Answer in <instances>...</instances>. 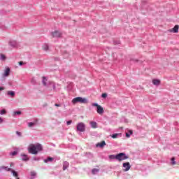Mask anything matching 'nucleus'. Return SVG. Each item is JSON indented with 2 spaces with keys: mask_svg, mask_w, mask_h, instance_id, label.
Instances as JSON below:
<instances>
[{
  "mask_svg": "<svg viewBox=\"0 0 179 179\" xmlns=\"http://www.w3.org/2000/svg\"><path fill=\"white\" fill-rule=\"evenodd\" d=\"M43 150V146L41 144H30L28 147V152L31 153V155H37L38 152H41Z\"/></svg>",
  "mask_w": 179,
  "mask_h": 179,
  "instance_id": "obj_1",
  "label": "nucleus"
},
{
  "mask_svg": "<svg viewBox=\"0 0 179 179\" xmlns=\"http://www.w3.org/2000/svg\"><path fill=\"white\" fill-rule=\"evenodd\" d=\"M127 159H128V156L124 152L116 155V160L118 162H122V160H127Z\"/></svg>",
  "mask_w": 179,
  "mask_h": 179,
  "instance_id": "obj_4",
  "label": "nucleus"
},
{
  "mask_svg": "<svg viewBox=\"0 0 179 179\" xmlns=\"http://www.w3.org/2000/svg\"><path fill=\"white\" fill-rule=\"evenodd\" d=\"M2 90H5V88L3 87H0V92Z\"/></svg>",
  "mask_w": 179,
  "mask_h": 179,
  "instance_id": "obj_34",
  "label": "nucleus"
},
{
  "mask_svg": "<svg viewBox=\"0 0 179 179\" xmlns=\"http://www.w3.org/2000/svg\"><path fill=\"white\" fill-rule=\"evenodd\" d=\"M16 153H17L16 152H13L12 153V155H13V156H15V155H16Z\"/></svg>",
  "mask_w": 179,
  "mask_h": 179,
  "instance_id": "obj_37",
  "label": "nucleus"
},
{
  "mask_svg": "<svg viewBox=\"0 0 179 179\" xmlns=\"http://www.w3.org/2000/svg\"><path fill=\"white\" fill-rule=\"evenodd\" d=\"M1 59H6V57H5L4 55H1Z\"/></svg>",
  "mask_w": 179,
  "mask_h": 179,
  "instance_id": "obj_31",
  "label": "nucleus"
},
{
  "mask_svg": "<svg viewBox=\"0 0 179 179\" xmlns=\"http://www.w3.org/2000/svg\"><path fill=\"white\" fill-rule=\"evenodd\" d=\"M42 83L44 86H47V79L45 78V77H43Z\"/></svg>",
  "mask_w": 179,
  "mask_h": 179,
  "instance_id": "obj_16",
  "label": "nucleus"
},
{
  "mask_svg": "<svg viewBox=\"0 0 179 179\" xmlns=\"http://www.w3.org/2000/svg\"><path fill=\"white\" fill-rule=\"evenodd\" d=\"M8 94L9 96H11L12 97H13V96H15V92H13V91H8Z\"/></svg>",
  "mask_w": 179,
  "mask_h": 179,
  "instance_id": "obj_19",
  "label": "nucleus"
},
{
  "mask_svg": "<svg viewBox=\"0 0 179 179\" xmlns=\"http://www.w3.org/2000/svg\"><path fill=\"white\" fill-rule=\"evenodd\" d=\"M19 65H23V62H20Z\"/></svg>",
  "mask_w": 179,
  "mask_h": 179,
  "instance_id": "obj_38",
  "label": "nucleus"
},
{
  "mask_svg": "<svg viewBox=\"0 0 179 179\" xmlns=\"http://www.w3.org/2000/svg\"><path fill=\"white\" fill-rule=\"evenodd\" d=\"M11 173H13V175L14 177H15L16 178H17V177H18L17 172H16V171H14V170H11Z\"/></svg>",
  "mask_w": 179,
  "mask_h": 179,
  "instance_id": "obj_17",
  "label": "nucleus"
},
{
  "mask_svg": "<svg viewBox=\"0 0 179 179\" xmlns=\"http://www.w3.org/2000/svg\"><path fill=\"white\" fill-rule=\"evenodd\" d=\"M117 136H118V134H114L111 136V138H113V139H115V138H117Z\"/></svg>",
  "mask_w": 179,
  "mask_h": 179,
  "instance_id": "obj_26",
  "label": "nucleus"
},
{
  "mask_svg": "<svg viewBox=\"0 0 179 179\" xmlns=\"http://www.w3.org/2000/svg\"><path fill=\"white\" fill-rule=\"evenodd\" d=\"M2 169L6 170V171H12V169L8 166H2Z\"/></svg>",
  "mask_w": 179,
  "mask_h": 179,
  "instance_id": "obj_18",
  "label": "nucleus"
},
{
  "mask_svg": "<svg viewBox=\"0 0 179 179\" xmlns=\"http://www.w3.org/2000/svg\"><path fill=\"white\" fill-rule=\"evenodd\" d=\"M35 124H36V123H34V122H29V123L28 124V127H33L34 125H35Z\"/></svg>",
  "mask_w": 179,
  "mask_h": 179,
  "instance_id": "obj_25",
  "label": "nucleus"
},
{
  "mask_svg": "<svg viewBox=\"0 0 179 179\" xmlns=\"http://www.w3.org/2000/svg\"><path fill=\"white\" fill-rule=\"evenodd\" d=\"M171 160V162H171V164H172L173 166H175V164H176V161H175V160H176V158L172 157Z\"/></svg>",
  "mask_w": 179,
  "mask_h": 179,
  "instance_id": "obj_24",
  "label": "nucleus"
},
{
  "mask_svg": "<svg viewBox=\"0 0 179 179\" xmlns=\"http://www.w3.org/2000/svg\"><path fill=\"white\" fill-rule=\"evenodd\" d=\"M0 114H1V115L6 114V110H5V109H3V110L1 111Z\"/></svg>",
  "mask_w": 179,
  "mask_h": 179,
  "instance_id": "obj_28",
  "label": "nucleus"
},
{
  "mask_svg": "<svg viewBox=\"0 0 179 179\" xmlns=\"http://www.w3.org/2000/svg\"><path fill=\"white\" fill-rule=\"evenodd\" d=\"M43 50H44V51H48V45H44L43 46Z\"/></svg>",
  "mask_w": 179,
  "mask_h": 179,
  "instance_id": "obj_23",
  "label": "nucleus"
},
{
  "mask_svg": "<svg viewBox=\"0 0 179 179\" xmlns=\"http://www.w3.org/2000/svg\"><path fill=\"white\" fill-rule=\"evenodd\" d=\"M179 26L176 25L173 29H169L171 33H178Z\"/></svg>",
  "mask_w": 179,
  "mask_h": 179,
  "instance_id": "obj_7",
  "label": "nucleus"
},
{
  "mask_svg": "<svg viewBox=\"0 0 179 179\" xmlns=\"http://www.w3.org/2000/svg\"><path fill=\"white\" fill-rule=\"evenodd\" d=\"M68 168V162H64L63 165V170L65 171Z\"/></svg>",
  "mask_w": 179,
  "mask_h": 179,
  "instance_id": "obj_21",
  "label": "nucleus"
},
{
  "mask_svg": "<svg viewBox=\"0 0 179 179\" xmlns=\"http://www.w3.org/2000/svg\"><path fill=\"white\" fill-rule=\"evenodd\" d=\"M104 146H106V141H104L96 144V148H104Z\"/></svg>",
  "mask_w": 179,
  "mask_h": 179,
  "instance_id": "obj_10",
  "label": "nucleus"
},
{
  "mask_svg": "<svg viewBox=\"0 0 179 179\" xmlns=\"http://www.w3.org/2000/svg\"><path fill=\"white\" fill-rule=\"evenodd\" d=\"M14 114L15 115H20V114H22V112L21 111H16V112L14 113Z\"/></svg>",
  "mask_w": 179,
  "mask_h": 179,
  "instance_id": "obj_27",
  "label": "nucleus"
},
{
  "mask_svg": "<svg viewBox=\"0 0 179 179\" xmlns=\"http://www.w3.org/2000/svg\"><path fill=\"white\" fill-rule=\"evenodd\" d=\"M36 172L35 171H31V177H35V176H36Z\"/></svg>",
  "mask_w": 179,
  "mask_h": 179,
  "instance_id": "obj_29",
  "label": "nucleus"
},
{
  "mask_svg": "<svg viewBox=\"0 0 179 179\" xmlns=\"http://www.w3.org/2000/svg\"><path fill=\"white\" fill-rule=\"evenodd\" d=\"M123 167L125 169L124 171H129V170L131 169V164L129 162L123 163Z\"/></svg>",
  "mask_w": 179,
  "mask_h": 179,
  "instance_id": "obj_6",
  "label": "nucleus"
},
{
  "mask_svg": "<svg viewBox=\"0 0 179 179\" xmlns=\"http://www.w3.org/2000/svg\"><path fill=\"white\" fill-rule=\"evenodd\" d=\"M92 106L93 107H96V113H98L99 115H103V114H104V108L101 106L98 103H93Z\"/></svg>",
  "mask_w": 179,
  "mask_h": 179,
  "instance_id": "obj_5",
  "label": "nucleus"
},
{
  "mask_svg": "<svg viewBox=\"0 0 179 179\" xmlns=\"http://www.w3.org/2000/svg\"><path fill=\"white\" fill-rule=\"evenodd\" d=\"M132 134H134V131L132 130H129V133H126V137L129 138Z\"/></svg>",
  "mask_w": 179,
  "mask_h": 179,
  "instance_id": "obj_13",
  "label": "nucleus"
},
{
  "mask_svg": "<svg viewBox=\"0 0 179 179\" xmlns=\"http://www.w3.org/2000/svg\"><path fill=\"white\" fill-rule=\"evenodd\" d=\"M10 72V69L9 68L6 69L4 72V76H9Z\"/></svg>",
  "mask_w": 179,
  "mask_h": 179,
  "instance_id": "obj_12",
  "label": "nucleus"
},
{
  "mask_svg": "<svg viewBox=\"0 0 179 179\" xmlns=\"http://www.w3.org/2000/svg\"><path fill=\"white\" fill-rule=\"evenodd\" d=\"M22 160L23 162H27V160H29V158L27 157V155H22Z\"/></svg>",
  "mask_w": 179,
  "mask_h": 179,
  "instance_id": "obj_14",
  "label": "nucleus"
},
{
  "mask_svg": "<svg viewBox=\"0 0 179 179\" xmlns=\"http://www.w3.org/2000/svg\"><path fill=\"white\" fill-rule=\"evenodd\" d=\"M109 159H110L111 160H113L114 159H117V155H109Z\"/></svg>",
  "mask_w": 179,
  "mask_h": 179,
  "instance_id": "obj_20",
  "label": "nucleus"
},
{
  "mask_svg": "<svg viewBox=\"0 0 179 179\" xmlns=\"http://www.w3.org/2000/svg\"><path fill=\"white\" fill-rule=\"evenodd\" d=\"M55 106L56 107H60V106H61V105H59V104H58V103H55Z\"/></svg>",
  "mask_w": 179,
  "mask_h": 179,
  "instance_id": "obj_36",
  "label": "nucleus"
},
{
  "mask_svg": "<svg viewBox=\"0 0 179 179\" xmlns=\"http://www.w3.org/2000/svg\"><path fill=\"white\" fill-rule=\"evenodd\" d=\"M3 122V120H2V117H0V124H2Z\"/></svg>",
  "mask_w": 179,
  "mask_h": 179,
  "instance_id": "obj_35",
  "label": "nucleus"
},
{
  "mask_svg": "<svg viewBox=\"0 0 179 179\" xmlns=\"http://www.w3.org/2000/svg\"><path fill=\"white\" fill-rule=\"evenodd\" d=\"M17 179H20V178H19L17 177Z\"/></svg>",
  "mask_w": 179,
  "mask_h": 179,
  "instance_id": "obj_41",
  "label": "nucleus"
},
{
  "mask_svg": "<svg viewBox=\"0 0 179 179\" xmlns=\"http://www.w3.org/2000/svg\"><path fill=\"white\" fill-rule=\"evenodd\" d=\"M52 36L53 37H61V36H62V34H61V32L58 31H55V32L52 33Z\"/></svg>",
  "mask_w": 179,
  "mask_h": 179,
  "instance_id": "obj_8",
  "label": "nucleus"
},
{
  "mask_svg": "<svg viewBox=\"0 0 179 179\" xmlns=\"http://www.w3.org/2000/svg\"><path fill=\"white\" fill-rule=\"evenodd\" d=\"M101 97H103V99H106L107 97V94L106 93L102 94Z\"/></svg>",
  "mask_w": 179,
  "mask_h": 179,
  "instance_id": "obj_30",
  "label": "nucleus"
},
{
  "mask_svg": "<svg viewBox=\"0 0 179 179\" xmlns=\"http://www.w3.org/2000/svg\"><path fill=\"white\" fill-rule=\"evenodd\" d=\"M66 124L67 125H71V124H72V120L67 121Z\"/></svg>",
  "mask_w": 179,
  "mask_h": 179,
  "instance_id": "obj_32",
  "label": "nucleus"
},
{
  "mask_svg": "<svg viewBox=\"0 0 179 179\" xmlns=\"http://www.w3.org/2000/svg\"><path fill=\"white\" fill-rule=\"evenodd\" d=\"M99 170L97 169H92V174H97V173H99Z\"/></svg>",
  "mask_w": 179,
  "mask_h": 179,
  "instance_id": "obj_22",
  "label": "nucleus"
},
{
  "mask_svg": "<svg viewBox=\"0 0 179 179\" xmlns=\"http://www.w3.org/2000/svg\"><path fill=\"white\" fill-rule=\"evenodd\" d=\"M54 160V158L52 157H48V159H45V163H48V162H52Z\"/></svg>",
  "mask_w": 179,
  "mask_h": 179,
  "instance_id": "obj_15",
  "label": "nucleus"
},
{
  "mask_svg": "<svg viewBox=\"0 0 179 179\" xmlns=\"http://www.w3.org/2000/svg\"><path fill=\"white\" fill-rule=\"evenodd\" d=\"M73 104H76V103H81L83 104H86L87 103V100L85 98H82L80 96L76 97L72 100Z\"/></svg>",
  "mask_w": 179,
  "mask_h": 179,
  "instance_id": "obj_2",
  "label": "nucleus"
},
{
  "mask_svg": "<svg viewBox=\"0 0 179 179\" xmlns=\"http://www.w3.org/2000/svg\"><path fill=\"white\" fill-rule=\"evenodd\" d=\"M77 131L85 132L86 131V125L83 122H79L76 126Z\"/></svg>",
  "mask_w": 179,
  "mask_h": 179,
  "instance_id": "obj_3",
  "label": "nucleus"
},
{
  "mask_svg": "<svg viewBox=\"0 0 179 179\" xmlns=\"http://www.w3.org/2000/svg\"><path fill=\"white\" fill-rule=\"evenodd\" d=\"M16 134L18 136H22V133H20V131H16Z\"/></svg>",
  "mask_w": 179,
  "mask_h": 179,
  "instance_id": "obj_33",
  "label": "nucleus"
},
{
  "mask_svg": "<svg viewBox=\"0 0 179 179\" xmlns=\"http://www.w3.org/2000/svg\"><path fill=\"white\" fill-rule=\"evenodd\" d=\"M52 85H53V87H55V84L52 83Z\"/></svg>",
  "mask_w": 179,
  "mask_h": 179,
  "instance_id": "obj_40",
  "label": "nucleus"
},
{
  "mask_svg": "<svg viewBox=\"0 0 179 179\" xmlns=\"http://www.w3.org/2000/svg\"><path fill=\"white\" fill-rule=\"evenodd\" d=\"M90 124L92 128H93L94 129H96V128H97V122L91 121V122H90Z\"/></svg>",
  "mask_w": 179,
  "mask_h": 179,
  "instance_id": "obj_11",
  "label": "nucleus"
},
{
  "mask_svg": "<svg viewBox=\"0 0 179 179\" xmlns=\"http://www.w3.org/2000/svg\"><path fill=\"white\" fill-rule=\"evenodd\" d=\"M161 81L159 79H153L152 80V84L155 85V86H159L160 85Z\"/></svg>",
  "mask_w": 179,
  "mask_h": 179,
  "instance_id": "obj_9",
  "label": "nucleus"
},
{
  "mask_svg": "<svg viewBox=\"0 0 179 179\" xmlns=\"http://www.w3.org/2000/svg\"><path fill=\"white\" fill-rule=\"evenodd\" d=\"M13 166V163L10 164V167H12Z\"/></svg>",
  "mask_w": 179,
  "mask_h": 179,
  "instance_id": "obj_39",
  "label": "nucleus"
}]
</instances>
